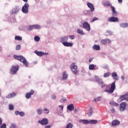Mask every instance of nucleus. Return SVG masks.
Here are the masks:
<instances>
[{
    "label": "nucleus",
    "instance_id": "1",
    "mask_svg": "<svg viewBox=\"0 0 128 128\" xmlns=\"http://www.w3.org/2000/svg\"><path fill=\"white\" fill-rule=\"evenodd\" d=\"M14 57L16 60H20V62H22L24 66L26 68H28L30 64L24 56L14 55Z\"/></svg>",
    "mask_w": 128,
    "mask_h": 128
},
{
    "label": "nucleus",
    "instance_id": "2",
    "mask_svg": "<svg viewBox=\"0 0 128 128\" xmlns=\"http://www.w3.org/2000/svg\"><path fill=\"white\" fill-rule=\"evenodd\" d=\"M116 90V81H114L111 84L110 90H105L104 92L108 94H113Z\"/></svg>",
    "mask_w": 128,
    "mask_h": 128
},
{
    "label": "nucleus",
    "instance_id": "3",
    "mask_svg": "<svg viewBox=\"0 0 128 128\" xmlns=\"http://www.w3.org/2000/svg\"><path fill=\"white\" fill-rule=\"evenodd\" d=\"M28 8H30V5L28 2L25 3L24 6H22V12L23 14H28Z\"/></svg>",
    "mask_w": 128,
    "mask_h": 128
},
{
    "label": "nucleus",
    "instance_id": "4",
    "mask_svg": "<svg viewBox=\"0 0 128 128\" xmlns=\"http://www.w3.org/2000/svg\"><path fill=\"white\" fill-rule=\"evenodd\" d=\"M70 66L73 74H76V72H78V66L74 65V62L72 63Z\"/></svg>",
    "mask_w": 128,
    "mask_h": 128
},
{
    "label": "nucleus",
    "instance_id": "5",
    "mask_svg": "<svg viewBox=\"0 0 128 128\" xmlns=\"http://www.w3.org/2000/svg\"><path fill=\"white\" fill-rule=\"evenodd\" d=\"M122 100H126V102H128V93L125 94L124 95L121 96L118 100V102H122Z\"/></svg>",
    "mask_w": 128,
    "mask_h": 128
},
{
    "label": "nucleus",
    "instance_id": "6",
    "mask_svg": "<svg viewBox=\"0 0 128 128\" xmlns=\"http://www.w3.org/2000/svg\"><path fill=\"white\" fill-rule=\"evenodd\" d=\"M122 100H126V102H128V93L125 94L124 95L121 96L118 100V102H122Z\"/></svg>",
    "mask_w": 128,
    "mask_h": 128
},
{
    "label": "nucleus",
    "instance_id": "7",
    "mask_svg": "<svg viewBox=\"0 0 128 128\" xmlns=\"http://www.w3.org/2000/svg\"><path fill=\"white\" fill-rule=\"evenodd\" d=\"M20 68V66H12L10 69V72L12 74H16Z\"/></svg>",
    "mask_w": 128,
    "mask_h": 128
},
{
    "label": "nucleus",
    "instance_id": "8",
    "mask_svg": "<svg viewBox=\"0 0 128 128\" xmlns=\"http://www.w3.org/2000/svg\"><path fill=\"white\" fill-rule=\"evenodd\" d=\"M82 27L86 30L87 32H90V24H88V22H84L82 24Z\"/></svg>",
    "mask_w": 128,
    "mask_h": 128
},
{
    "label": "nucleus",
    "instance_id": "9",
    "mask_svg": "<svg viewBox=\"0 0 128 128\" xmlns=\"http://www.w3.org/2000/svg\"><path fill=\"white\" fill-rule=\"evenodd\" d=\"M38 124H42V126H46L48 124V119L46 118H44L41 120L38 121Z\"/></svg>",
    "mask_w": 128,
    "mask_h": 128
},
{
    "label": "nucleus",
    "instance_id": "10",
    "mask_svg": "<svg viewBox=\"0 0 128 128\" xmlns=\"http://www.w3.org/2000/svg\"><path fill=\"white\" fill-rule=\"evenodd\" d=\"M126 102H122L120 104V111L124 112L126 110Z\"/></svg>",
    "mask_w": 128,
    "mask_h": 128
},
{
    "label": "nucleus",
    "instance_id": "11",
    "mask_svg": "<svg viewBox=\"0 0 128 128\" xmlns=\"http://www.w3.org/2000/svg\"><path fill=\"white\" fill-rule=\"evenodd\" d=\"M18 12H20V8L16 6L10 10V12L12 14H16Z\"/></svg>",
    "mask_w": 128,
    "mask_h": 128
},
{
    "label": "nucleus",
    "instance_id": "12",
    "mask_svg": "<svg viewBox=\"0 0 128 128\" xmlns=\"http://www.w3.org/2000/svg\"><path fill=\"white\" fill-rule=\"evenodd\" d=\"M95 80L98 84H104V80H102V79L99 78L98 76H95Z\"/></svg>",
    "mask_w": 128,
    "mask_h": 128
},
{
    "label": "nucleus",
    "instance_id": "13",
    "mask_svg": "<svg viewBox=\"0 0 128 128\" xmlns=\"http://www.w3.org/2000/svg\"><path fill=\"white\" fill-rule=\"evenodd\" d=\"M108 22H118V18L112 16L108 19Z\"/></svg>",
    "mask_w": 128,
    "mask_h": 128
},
{
    "label": "nucleus",
    "instance_id": "14",
    "mask_svg": "<svg viewBox=\"0 0 128 128\" xmlns=\"http://www.w3.org/2000/svg\"><path fill=\"white\" fill-rule=\"evenodd\" d=\"M68 40V36H64L60 38V42H62V44Z\"/></svg>",
    "mask_w": 128,
    "mask_h": 128
},
{
    "label": "nucleus",
    "instance_id": "15",
    "mask_svg": "<svg viewBox=\"0 0 128 128\" xmlns=\"http://www.w3.org/2000/svg\"><path fill=\"white\" fill-rule=\"evenodd\" d=\"M34 94V90H32L30 92L26 94V98H32V96Z\"/></svg>",
    "mask_w": 128,
    "mask_h": 128
},
{
    "label": "nucleus",
    "instance_id": "16",
    "mask_svg": "<svg viewBox=\"0 0 128 128\" xmlns=\"http://www.w3.org/2000/svg\"><path fill=\"white\" fill-rule=\"evenodd\" d=\"M87 6L89 8L90 10V12H94V4L90 3V2H88L87 3Z\"/></svg>",
    "mask_w": 128,
    "mask_h": 128
},
{
    "label": "nucleus",
    "instance_id": "17",
    "mask_svg": "<svg viewBox=\"0 0 128 128\" xmlns=\"http://www.w3.org/2000/svg\"><path fill=\"white\" fill-rule=\"evenodd\" d=\"M111 42H112V41L108 38H106V39L102 40L101 41V44L104 45L106 44H110Z\"/></svg>",
    "mask_w": 128,
    "mask_h": 128
},
{
    "label": "nucleus",
    "instance_id": "18",
    "mask_svg": "<svg viewBox=\"0 0 128 128\" xmlns=\"http://www.w3.org/2000/svg\"><path fill=\"white\" fill-rule=\"evenodd\" d=\"M111 8L112 12V16H116L118 14V13L116 10V8L113 6H111Z\"/></svg>",
    "mask_w": 128,
    "mask_h": 128
},
{
    "label": "nucleus",
    "instance_id": "19",
    "mask_svg": "<svg viewBox=\"0 0 128 128\" xmlns=\"http://www.w3.org/2000/svg\"><path fill=\"white\" fill-rule=\"evenodd\" d=\"M14 96H16V92H12V94H8L6 96V98H14Z\"/></svg>",
    "mask_w": 128,
    "mask_h": 128
},
{
    "label": "nucleus",
    "instance_id": "20",
    "mask_svg": "<svg viewBox=\"0 0 128 128\" xmlns=\"http://www.w3.org/2000/svg\"><path fill=\"white\" fill-rule=\"evenodd\" d=\"M120 124V122L118 120H114L112 122V126H118Z\"/></svg>",
    "mask_w": 128,
    "mask_h": 128
},
{
    "label": "nucleus",
    "instance_id": "21",
    "mask_svg": "<svg viewBox=\"0 0 128 128\" xmlns=\"http://www.w3.org/2000/svg\"><path fill=\"white\" fill-rule=\"evenodd\" d=\"M92 114H94V108L92 107H90L88 110V116H92Z\"/></svg>",
    "mask_w": 128,
    "mask_h": 128
},
{
    "label": "nucleus",
    "instance_id": "22",
    "mask_svg": "<svg viewBox=\"0 0 128 128\" xmlns=\"http://www.w3.org/2000/svg\"><path fill=\"white\" fill-rule=\"evenodd\" d=\"M67 109L70 110V112H72L74 109V104H70L67 106Z\"/></svg>",
    "mask_w": 128,
    "mask_h": 128
},
{
    "label": "nucleus",
    "instance_id": "23",
    "mask_svg": "<svg viewBox=\"0 0 128 128\" xmlns=\"http://www.w3.org/2000/svg\"><path fill=\"white\" fill-rule=\"evenodd\" d=\"M112 76L114 80H118V74L116 72H114L112 74Z\"/></svg>",
    "mask_w": 128,
    "mask_h": 128
},
{
    "label": "nucleus",
    "instance_id": "24",
    "mask_svg": "<svg viewBox=\"0 0 128 128\" xmlns=\"http://www.w3.org/2000/svg\"><path fill=\"white\" fill-rule=\"evenodd\" d=\"M79 122H80L81 124H88L89 120H79Z\"/></svg>",
    "mask_w": 128,
    "mask_h": 128
},
{
    "label": "nucleus",
    "instance_id": "25",
    "mask_svg": "<svg viewBox=\"0 0 128 128\" xmlns=\"http://www.w3.org/2000/svg\"><path fill=\"white\" fill-rule=\"evenodd\" d=\"M120 28H128V23L127 22H122L120 24Z\"/></svg>",
    "mask_w": 128,
    "mask_h": 128
},
{
    "label": "nucleus",
    "instance_id": "26",
    "mask_svg": "<svg viewBox=\"0 0 128 128\" xmlns=\"http://www.w3.org/2000/svg\"><path fill=\"white\" fill-rule=\"evenodd\" d=\"M68 74L66 72H63L62 80H68Z\"/></svg>",
    "mask_w": 128,
    "mask_h": 128
},
{
    "label": "nucleus",
    "instance_id": "27",
    "mask_svg": "<svg viewBox=\"0 0 128 128\" xmlns=\"http://www.w3.org/2000/svg\"><path fill=\"white\" fill-rule=\"evenodd\" d=\"M63 46H68V47H71L72 46L73 44H72L70 43V42H64V43H63Z\"/></svg>",
    "mask_w": 128,
    "mask_h": 128
},
{
    "label": "nucleus",
    "instance_id": "28",
    "mask_svg": "<svg viewBox=\"0 0 128 128\" xmlns=\"http://www.w3.org/2000/svg\"><path fill=\"white\" fill-rule=\"evenodd\" d=\"M34 52L38 56H44V52H40L38 50H35Z\"/></svg>",
    "mask_w": 128,
    "mask_h": 128
},
{
    "label": "nucleus",
    "instance_id": "29",
    "mask_svg": "<svg viewBox=\"0 0 128 128\" xmlns=\"http://www.w3.org/2000/svg\"><path fill=\"white\" fill-rule=\"evenodd\" d=\"M93 50H100V46L97 44H94L92 47Z\"/></svg>",
    "mask_w": 128,
    "mask_h": 128
},
{
    "label": "nucleus",
    "instance_id": "30",
    "mask_svg": "<svg viewBox=\"0 0 128 128\" xmlns=\"http://www.w3.org/2000/svg\"><path fill=\"white\" fill-rule=\"evenodd\" d=\"M77 32L78 34H81V36H84V31L80 28L77 29Z\"/></svg>",
    "mask_w": 128,
    "mask_h": 128
},
{
    "label": "nucleus",
    "instance_id": "31",
    "mask_svg": "<svg viewBox=\"0 0 128 128\" xmlns=\"http://www.w3.org/2000/svg\"><path fill=\"white\" fill-rule=\"evenodd\" d=\"M98 123L97 120H89V124H96Z\"/></svg>",
    "mask_w": 128,
    "mask_h": 128
},
{
    "label": "nucleus",
    "instance_id": "32",
    "mask_svg": "<svg viewBox=\"0 0 128 128\" xmlns=\"http://www.w3.org/2000/svg\"><path fill=\"white\" fill-rule=\"evenodd\" d=\"M34 26V30H40L42 26L38 24H33Z\"/></svg>",
    "mask_w": 128,
    "mask_h": 128
},
{
    "label": "nucleus",
    "instance_id": "33",
    "mask_svg": "<svg viewBox=\"0 0 128 128\" xmlns=\"http://www.w3.org/2000/svg\"><path fill=\"white\" fill-rule=\"evenodd\" d=\"M14 39L16 40H19L20 42V40H22V38L18 36H16Z\"/></svg>",
    "mask_w": 128,
    "mask_h": 128
},
{
    "label": "nucleus",
    "instance_id": "34",
    "mask_svg": "<svg viewBox=\"0 0 128 128\" xmlns=\"http://www.w3.org/2000/svg\"><path fill=\"white\" fill-rule=\"evenodd\" d=\"M102 100V96H98L97 98H95L93 100L94 102H100Z\"/></svg>",
    "mask_w": 128,
    "mask_h": 128
},
{
    "label": "nucleus",
    "instance_id": "35",
    "mask_svg": "<svg viewBox=\"0 0 128 128\" xmlns=\"http://www.w3.org/2000/svg\"><path fill=\"white\" fill-rule=\"evenodd\" d=\"M110 104L112 106H118V104L113 101L110 102Z\"/></svg>",
    "mask_w": 128,
    "mask_h": 128
},
{
    "label": "nucleus",
    "instance_id": "36",
    "mask_svg": "<svg viewBox=\"0 0 128 128\" xmlns=\"http://www.w3.org/2000/svg\"><path fill=\"white\" fill-rule=\"evenodd\" d=\"M89 70H94V64H91L89 65Z\"/></svg>",
    "mask_w": 128,
    "mask_h": 128
},
{
    "label": "nucleus",
    "instance_id": "37",
    "mask_svg": "<svg viewBox=\"0 0 128 128\" xmlns=\"http://www.w3.org/2000/svg\"><path fill=\"white\" fill-rule=\"evenodd\" d=\"M73 126L74 125L72 123H69L66 126V128H72Z\"/></svg>",
    "mask_w": 128,
    "mask_h": 128
},
{
    "label": "nucleus",
    "instance_id": "38",
    "mask_svg": "<svg viewBox=\"0 0 128 128\" xmlns=\"http://www.w3.org/2000/svg\"><path fill=\"white\" fill-rule=\"evenodd\" d=\"M36 112H37L38 114L40 115V114H42V109H40V108L36 110Z\"/></svg>",
    "mask_w": 128,
    "mask_h": 128
},
{
    "label": "nucleus",
    "instance_id": "39",
    "mask_svg": "<svg viewBox=\"0 0 128 128\" xmlns=\"http://www.w3.org/2000/svg\"><path fill=\"white\" fill-rule=\"evenodd\" d=\"M34 40H35V42H40V36H35L34 37Z\"/></svg>",
    "mask_w": 128,
    "mask_h": 128
},
{
    "label": "nucleus",
    "instance_id": "40",
    "mask_svg": "<svg viewBox=\"0 0 128 128\" xmlns=\"http://www.w3.org/2000/svg\"><path fill=\"white\" fill-rule=\"evenodd\" d=\"M28 30H34V25H31V26H30L28 28Z\"/></svg>",
    "mask_w": 128,
    "mask_h": 128
},
{
    "label": "nucleus",
    "instance_id": "41",
    "mask_svg": "<svg viewBox=\"0 0 128 128\" xmlns=\"http://www.w3.org/2000/svg\"><path fill=\"white\" fill-rule=\"evenodd\" d=\"M14 105L12 104H9V110H14Z\"/></svg>",
    "mask_w": 128,
    "mask_h": 128
},
{
    "label": "nucleus",
    "instance_id": "42",
    "mask_svg": "<svg viewBox=\"0 0 128 128\" xmlns=\"http://www.w3.org/2000/svg\"><path fill=\"white\" fill-rule=\"evenodd\" d=\"M110 76V73L106 72V74H104V78H108Z\"/></svg>",
    "mask_w": 128,
    "mask_h": 128
},
{
    "label": "nucleus",
    "instance_id": "43",
    "mask_svg": "<svg viewBox=\"0 0 128 128\" xmlns=\"http://www.w3.org/2000/svg\"><path fill=\"white\" fill-rule=\"evenodd\" d=\"M20 48H22V46L20 44H18L16 47V50H20Z\"/></svg>",
    "mask_w": 128,
    "mask_h": 128
},
{
    "label": "nucleus",
    "instance_id": "44",
    "mask_svg": "<svg viewBox=\"0 0 128 128\" xmlns=\"http://www.w3.org/2000/svg\"><path fill=\"white\" fill-rule=\"evenodd\" d=\"M104 4L106 6H110V8H112V4H110L108 3V2H106Z\"/></svg>",
    "mask_w": 128,
    "mask_h": 128
},
{
    "label": "nucleus",
    "instance_id": "45",
    "mask_svg": "<svg viewBox=\"0 0 128 128\" xmlns=\"http://www.w3.org/2000/svg\"><path fill=\"white\" fill-rule=\"evenodd\" d=\"M16 128V124H11V126H10V128Z\"/></svg>",
    "mask_w": 128,
    "mask_h": 128
},
{
    "label": "nucleus",
    "instance_id": "46",
    "mask_svg": "<svg viewBox=\"0 0 128 128\" xmlns=\"http://www.w3.org/2000/svg\"><path fill=\"white\" fill-rule=\"evenodd\" d=\"M44 112H46V113L47 114H50V110L48 108H44Z\"/></svg>",
    "mask_w": 128,
    "mask_h": 128
},
{
    "label": "nucleus",
    "instance_id": "47",
    "mask_svg": "<svg viewBox=\"0 0 128 128\" xmlns=\"http://www.w3.org/2000/svg\"><path fill=\"white\" fill-rule=\"evenodd\" d=\"M96 20H98V18L94 17L92 20V22H96Z\"/></svg>",
    "mask_w": 128,
    "mask_h": 128
},
{
    "label": "nucleus",
    "instance_id": "48",
    "mask_svg": "<svg viewBox=\"0 0 128 128\" xmlns=\"http://www.w3.org/2000/svg\"><path fill=\"white\" fill-rule=\"evenodd\" d=\"M0 128H6V124H3L2 125H1Z\"/></svg>",
    "mask_w": 128,
    "mask_h": 128
},
{
    "label": "nucleus",
    "instance_id": "49",
    "mask_svg": "<svg viewBox=\"0 0 128 128\" xmlns=\"http://www.w3.org/2000/svg\"><path fill=\"white\" fill-rule=\"evenodd\" d=\"M20 116H24V112H20Z\"/></svg>",
    "mask_w": 128,
    "mask_h": 128
},
{
    "label": "nucleus",
    "instance_id": "50",
    "mask_svg": "<svg viewBox=\"0 0 128 128\" xmlns=\"http://www.w3.org/2000/svg\"><path fill=\"white\" fill-rule=\"evenodd\" d=\"M106 32H108V34L109 36H112V31H110V30H107Z\"/></svg>",
    "mask_w": 128,
    "mask_h": 128
},
{
    "label": "nucleus",
    "instance_id": "51",
    "mask_svg": "<svg viewBox=\"0 0 128 128\" xmlns=\"http://www.w3.org/2000/svg\"><path fill=\"white\" fill-rule=\"evenodd\" d=\"M56 98V95L53 94L52 96V100H54Z\"/></svg>",
    "mask_w": 128,
    "mask_h": 128
},
{
    "label": "nucleus",
    "instance_id": "52",
    "mask_svg": "<svg viewBox=\"0 0 128 128\" xmlns=\"http://www.w3.org/2000/svg\"><path fill=\"white\" fill-rule=\"evenodd\" d=\"M90 12V11L86 10L84 11V14H86V15L88 14V13Z\"/></svg>",
    "mask_w": 128,
    "mask_h": 128
},
{
    "label": "nucleus",
    "instance_id": "53",
    "mask_svg": "<svg viewBox=\"0 0 128 128\" xmlns=\"http://www.w3.org/2000/svg\"><path fill=\"white\" fill-rule=\"evenodd\" d=\"M110 110L112 114H114V112H116V110H114V108L110 109Z\"/></svg>",
    "mask_w": 128,
    "mask_h": 128
},
{
    "label": "nucleus",
    "instance_id": "54",
    "mask_svg": "<svg viewBox=\"0 0 128 128\" xmlns=\"http://www.w3.org/2000/svg\"><path fill=\"white\" fill-rule=\"evenodd\" d=\"M20 111L18 110H16L14 112V114L16 116H18V114H20Z\"/></svg>",
    "mask_w": 128,
    "mask_h": 128
},
{
    "label": "nucleus",
    "instance_id": "55",
    "mask_svg": "<svg viewBox=\"0 0 128 128\" xmlns=\"http://www.w3.org/2000/svg\"><path fill=\"white\" fill-rule=\"evenodd\" d=\"M69 38H70V40H74V35H70Z\"/></svg>",
    "mask_w": 128,
    "mask_h": 128
},
{
    "label": "nucleus",
    "instance_id": "56",
    "mask_svg": "<svg viewBox=\"0 0 128 128\" xmlns=\"http://www.w3.org/2000/svg\"><path fill=\"white\" fill-rule=\"evenodd\" d=\"M58 107L61 108V110H62H62H64V106L59 105Z\"/></svg>",
    "mask_w": 128,
    "mask_h": 128
},
{
    "label": "nucleus",
    "instance_id": "57",
    "mask_svg": "<svg viewBox=\"0 0 128 128\" xmlns=\"http://www.w3.org/2000/svg\"><path fill=\"white\" fill-rule=\"evenodd\" d=\"M66 102V99H61L60 100V102Z\"/></svg>",
    "mask_w": 128,
    "mask_h": 128
},
{
    "label": "nucleus",
    "instance_id": "58",
    "mask_svg": "<svg viewBox=\"0 0 128 128\" xmlns=\"http://www.w3.org/2000/svg\"><path fill=\"white\" fill-rule=\"evenodd\" d=\"M2 119L0 118V126H2Z\"/></svg>",
    "mask_w": 128,
    "mask_h": 128
},
{
    "label": "nucleus",
    "instance_id": "59",
    "mask_svg": "<svg viewBox=\"0 0 128 128\" xmlns=\"http://www.w3.org/2000/svg\"><path fill=\"white\" fill-rule=\"evenodd\" d=\"M92 60H94V58H90L89 62H92Z\"/></svg>",
    "mask_w": 128,
    "mask_h": 128
},
{
    "label": "nucleus",
    "instance_id": "60",
    "mask_svg": "<svg viewBox=\"0 0 128 128\" xmlns=\"http://www.w3.org/2000/svg\"><path fill=\"white\" fill-rule=\"evenodd\" d=\"M52 128V126H50V125H47L45 126V128Z\"/></svg>",
    "mask_w": 128,
    "mask_h": 128
},
{
    "label": "nucleus",
    "instance_id": "61",
    "mask_svg": "<svg viewBox=\"0 0 128 128\" xmlns=\"http://www.w3.org/2000/svg\"><path fill=\"white\" fill-rule=\"evenodd\" d=\"M74 112L75 113L78 112V109H76V108L74 109Z\"/></svg>",
    "mask_w": 128,
    "mask_h": 128
},
{
    "label": "nucleus",
    "instance_id": "62",
    "mask_svg": "<svg viewBox=\"0 0 128 128\" xmlns=\"http://www.w3.org/2000/svg\"><path fill=\"white\" fill-rule=\"evenodd\" d=\"M121 78L122 80H124V76H121Z\"/></svg>",
    "mask_w": 128,
    "mask_h": 128
},
{
    "label": "nucleus",
    "instance_id": "63",
    "mask_svg": "<svg viewBox=\"0 0 128 128\" xmlns=\"http://www.w3.org/2000/svg\"><path fill=\"white\" fill-rule=\"evenodd\" d=\"M104 86H106V84H102V88H104Z\"/></svg>",
    "mask_w": 128,
    "mask_h": 128
},
{
    "label": "nucleus",
    "instance_id": "64",
    "mask_svg": "<svg viewBox=\"0 0 128 128\" xmlns=\"http://www.w3.org/2000/svg\"><path fill=\"white\" fill-rule=\"evenodd\" d=\"M118 2H122V0H118Z\"/></svg>",
    "mask_w": 128,
    "mask_h": 128
}]
</instances>
